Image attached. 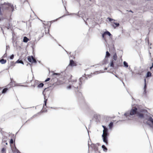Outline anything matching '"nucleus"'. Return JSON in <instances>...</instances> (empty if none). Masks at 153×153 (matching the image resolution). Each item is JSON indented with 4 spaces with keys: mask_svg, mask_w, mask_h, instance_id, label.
<instances>
[{
    "mask_svg": "<svg viewBox=\"0 0 153 153\" xmlns=\"http://www.w3.org/2000/svg\"><path fill=\"white\" fill-rule=\"evenodd\" d=\"M3 19L2 18H0V21H1V20H3Z\"/></svg>",
    "mask_w": 153,
    "mask_h": 153,
    "instance_id": "36",
    "label": "nucleus"
},
{
    "mask_svg": "<svg viewBox=\"0 0 153 153\" xmlns=\"http://www.w3.org/2000/svg\"><path fill=\"white\" fill-rule=\"evenodd\" d=\"M83 77L84 78H85V79H87V77Z\"/></svg>",
    "mask_w": 153,
    "mask_h": 153,
    "instance_id": "38",
    "label": "nucleus"
},
{
    "mask_svg": "<svg viewBox=\"0 0 153 153\" xmlns=\"http://www.w3.org/2000/svg\"><path fill=\"white\" fill-rule=\"evenodd\" d=\"M14 10L13 5L9 3H4L0 4V16H2L3 13L12 12Z\"/></svg>",
    "mask_w": 153,
    "mask_h": 153,
    "instance_id": "2",
    "label": "nucleus"
},
{
    "mask_svg": "<svg viewBox=\"0 0 153 153\" xmlns=\"http://www.w3.org/2000/svg\"><path fill=\"white\" fill-rule=\"evenodd\" d=\"M152 76V74L149 71L147 73L146 76Z\"/></svg>",
    "mask_w": 153,
    "mask_h": 153,
    "instance_id": "20",
    "label": "nucleus"
},
{
    "mask_svg": "<svg viewBox=\"0 0 153 153\" xmlns=\"http://www.w3.org/2000/svg\"><path fill=\"white\" fill-rule=\"evenodd\" d=\"M29 40V39L26 37H24L23 41L25 42H27Z\"/></svg>",
    "mask_w": 153,
    "mask_h": 153,
    "instance_id": "15",
    "label": "nucleus"
},
{
    "mask_svg": "<svg viewBox=\"0 0 153 153\" xmlns=\"http://www.w3.org/2000/svg\"><path fill=\"white\" fill-rule=\"evenodd\" d=\"M50 79V78H48L46 79L45 81V82H47L49 81Z\"/></svg>",
    "mask_w": 153,
    "mask_h": 153,
    "instance_id": "29",
    "label": "nucleus"
},
{
    "mask_svg": "<svg viewBox=\"0 0 153 153\" xmlns=\"http://www.w3.org/2000/svg\"><path fill=\"white\" fill-rule=\"evenodd\" d=\"M123 64L124 66L126 68H127L128 67V63L126 61L124 62Z\"/></svg>",
    "mask_w": 153,
    "mask_h": 153,
    "instance_id": "21",
    "label": "nucleus"
},
{
    "mask_svg": "<svg viewBox=\"0 0 153 153\" xmlns=\"http://www.w3.org/2000/svg\"><path fill=\"white\" fill-rule=\"evenodd\" d=\"M122 82H123V84H124V82H123V81H122Z\"/></svg>",
    "mask_w": 153,
    "mask_h": 153,
    "instance_id": "42",
    "label": "nucleus"
},
{
    "mask_svg": "<svg viewBox=\"0 0 153 153\" xmlns=\"http://www.w3.org/2000/svg\"><path fill=\"white\" fill-rule=\"evenodd\" d=\"M83 77H80V78L79 79V83L78 85V84H77L76 85H75V82H76V79H72L71 82H73L74 83H72V84H74V85H73V86L75 88H78V85H80L82 83V80L83 79Z\"/></svg>",
    "mask_w": 153,
    "mask_h": 153,
    "instance_id": "6",
    "label": "nucleus"
},
{
    "mask_svg": "<svg viewBox=\"0 0 153 153\" xmlns=\"http://www.w3.org/2000/svg\"><path fill=\"white\" fill-rule=\"evenodd\" d=\"M44 85V84L42 83H41L39 84L38 85L37 87L38 88H42L43 86Z\"/></svg>",
    "mask_w": 153,
    "mask_h": 153,
    "instance_id": "18",
    "label": "nucleus"
},
{
    "mask_svg": "<svg viewBox=\"0 0 153 153\" xmlns=\"http://www.w3.org/2000/svg\"><path fill=\"white\" fill-rule=\"evenodd\" d=\"M108 36L110 38L112 36V35L108 31L105 32L102 35V36L103 39L106 42L107 41V36Z\"/></svg>",
    "mask_w": 153,
    "mask_h": 153,
    "instance_id": "5",
    "label": "nucleus"
},
{
    "mask_svg": "<svg viewBox=\"0 0 153 153\" xmlns=\"http://www.w3.org/2000/svg\"><path fill=\"white\" fill-rule=\"evenodd\" d=\"M117 56L116 53H115L113 56V59L114 60H116L117 59Z\"/></svg>",
    "mask_w": 153,
    "mask_h": 153,
    "instance_id": "16",
    "label": "nucleus"
},
{
    "mask_svg": "<svg viewBox=\"0 0 153 153\" xmlns=\"http://www.w3.org/2000/svg\"><path fill=\"white\" fill-rule=\"evenodd\" d=\"M147 112V111L146 110L138 108L135 107L132 108L130 111L129 113L128 112H126L124 114V115L129 120L130 115L132 116L135 114L138 118L147 120L150 122L153 125V119L151 117L149 118L147 117V115L145 114Z\"/></svg>",
    "mask_w": 153,
    "mask_h": 153,
    "instance_id": "1",
    "label": "nucleus"
},
{
    "mask_svg": "<svg viewBox=\"0 0 153 153\" xmlns=\"http://www.w3.org/2000/svg\"><path fill=\"white\" fill-rule=\"evenodd\" d=\"M102 148L103 149L104 151L105 152H106L108 150V149L104 145H102Z\"/></svg>",
    "mask_w": 153,
    "mask_h": 153,
    "instance_id": "12",
    "label": "nucleus"
},
{
    "mask_svg": "<svg viewBox=\"0 0 153 153\" xmlns=\"http://www.w3.org/2000/svg\"><path fill=\"white\" fill-rule=\"evenodd\" d=\"M5 149L4 148H3L1 149V152L2 153H4Z\"/></svg>",
    "mask_w": 153,
    "mask_h": 153,
    "instance_id": "28",
    "label": "nucleus"
},
{
    "mask_svg": "<svg viewBox=\"0 0 153 153\" xmlns=\"http://www.w3.org/2000/svg\"><path fill=\"white\" fill-rule=\"evenodd\" d=\"M130 12H131L132 13H133V12L131 10L130 11Z\"/></svg>",
    "mask_w": 153,
    "mask_h": 153,
    "instance_id": "40",
    "label": "nucleus"
},
{
    "mask_svg": "<svg viewBox=\"0 0 153 153\" xmlns=\"http://www.w3.org/2000/svg\"><path fill=\"white\" fill-rule=\"evenodd\" d=\"M27 59L28 61L31 64L33 63L36 64L37 62L35 59L32 56H28Z\"/></svg>",
    "mask_w": 153,
    "mask_h": 153,
    "instance_id": "7",
    "label": "nucleus"
},
{
    "mask_svg": "<svg viewBox=\"0 0 153 153\" xmlns=\"http://www.w3.org/2000/svg\"><path fill=\"white\" fill-rule=\"evenodd\" d=\"M71 78L69 79V82H70V81H71Z\"/></svg>",
    "mask_w": 153,
    "mask_h": 153,
    "instance_id": "39",
    "label": "nucleus"
},
{
    "mask_svg": "<svg viewBox=\"0 0 153 153\" xmlns=\"http://www.w3.org/2000/svg\"><path fill=\"white\" fill-rule=\"evenodd\" d=\"M6 60L4 59H2L0 60V62L2 64H5L6 63Z\"/></svg>",
    "mask_w": 153,
    "mask_h": 153,
    "instance_id": "14",
    "label": "nucleus"
},
{
    "mask_svg": "<svg viewBox=\"0 0 153 153\" xmlns=\"http://www.w3.org/2000/svg\"><path fill=\"white\" fill-rule=\"evenodd\" d=\"M10 80H11V81L12 82V79H11V78H10Z\"/></svg>",
    "mask_w": 153,
    "mask_h": 153,
    "instance_id": "41",
    "label": "nucleus"
},
{
    "mask_svg": "<svg viewBox=\"0 0 153 153\" xmlns=\"http://www.w3.org/2000/svg\"><path fill=\"white\" fill-rule=\"evenodd\" d=\"M71 85H69L68 86L66 87V88L67 89L69 90L71 89Z\"/></svg>",
    "mask_w": 153,
    "mask_h": 153,
    "instance_id": "26",
    "label": "nucleus"
},
{
    "mask_svg": "<svg viewBox=\"0 0 153 153\" xmlns=\"http://www.w3.org/2000/svg\"><path fill=\"white\" fill-rule=\"evenodd\" d=\"M113 126V123L112 122H111L108 125V127L109 128H111Z\"/></svg>",
    "mask_w": 153,
    "mask_h": 153,
    "instance_id": "17",
    "label": "nucleus"
},
{
    "mask_svg": "<svg viewBox=\"0 0 153 153\" xmlns=\"http://www.w3.org/2000/svg\"><path fill=\"white\" fill-rule=\"evenodd\" d=\"M16 63H21L22 64H24V62H23L21 60H18L16 62Z\"/></svg>",
    "mask_w": 153,
    "mask_h": 153,
    "instance_id": "19",
    "label": "nucleus"
},
{
    "mask_svg": "<svg viewBox=\"0 0 153 153\" xmlns=\"http://www.w3.org/2000/svg\"><path fill=\"white\" fill-rule=\"evenodd\" d=\"M16 62H10V65L11 66H14L15 65V64L16 63Z\"/></svg>",
    "mask_w": 153,
    "mask_h": 153,
    "instance_id": "23",
    "label": "nucleus"
},
{
    "mask_svg": "<svg viewBox=\"0 0 153 153\" xmlns=\"http://www.w3.org/2000/svg\"><path fill=\"white\" fill-rule=\"evenodd\" d=\"M33 77H32V79H33Z\"/></svg>",
    "mask_w": 153,
    "mask_h": 153,
    "instance_id": "47",
    "label": "nucleus"
},
{
    "mask_svg": "<svg viewBox=\"0 0 153 153\" xmlns=\"http://www.w3.org/2000/svg\"><path fill=\"white\" fill-rule=\"evenodd\" d=\"M110 66L112 67H114V62H113V61H112L110 63Z\"/></svg>",
    "mask_w": 153,
    "mask_h": 153,
    "instance_id": "27",
    "label": "nucleus"
},
{
    "mask_svg": "<svg viewBox=\"0 0 153 153\" xmlns=\"http://www.w3.org/2000/svg\"><path fill=\"white\" fill-rule=\"evenodd\" d=\"M6 145H7V143H6Z\"/></svg>",
    "mask_w": 153,
    "mask_h": 153,
    "instance_id": "48",
    "label": "nucleus"
},
{
    "mask_svg": "<svg viewBox=\"0 0 153 153\" xmlns=\"http://www.w3.org/2000/svg\"><path fill=\"white\" fill-rule=\"evenodd\" d=\"M110 56V53L108 52V51H107L106 52V57H108Z\"/></svg>",
    "mask_w": 153,
    "mask_h": 153,
    "instance_id": "22",
    "label": "nucleus"
},
{
    "mask_svg": "<svg viewBox=\"0 0 153 153\" xmlns=\"http://www.w3.org/2000/svg\"><path fill=\"white\" fill-rule=\"evenodd\" d=\"M31 81H32V80H30V82H31Z\"/></svg>",
    "mask_w": 153,
    "mask_h": 153,
    "instance_id": "43",
    "label": "nucleus"
},
{
    "mask_svg": "<svg viewBox=\"0 0 153 153\" xmlns=\"http://www.w3.org/2000/svg\"><path fill=\"white\" fill-rule=\"evenodd\" d=\"M36 115H37L36 114L34 115L31 118V119H32L33 118L35 117L36 116Z\"/></svg>",
    "mask_w": 153,
    "mask_h": 153,
    "instance_id": "33",
    "label": "nucleus"
},
{
    "mask_svg": "<svg viewBox=\"0 0 153 153\" xmlns=\"http://www.w3.org/2000/svg\"><path fill=\"white\" fill-rule=\"evenodd\" d=\"M144 82H145V85H144V88H143L144 91V92H143V94H144L146 95V87H147L146 83V79H144Z\"/></svg>",
    "mask_w": 153,
    "mask_h": 153,
    "instance_id": "11",
    "label": "nucleus"
},
{
    "mask_svg": "<svg viewBox=\"0 0 153 153\" xmlns=\"http://www.w3.org/2000/svg\"><path fill=\"white\" fill-rule=\"evenodd\" d=\"M102 126L103 127V128H104H104H107L105 126Z\"/></svg>",
    "mask_w": 153,
    "mask_h": 153,
    "instance_id": "35",
    "label": "nucleus"
},
{
    "mask_svg": "<svg viewBox=\"0 0 153 153\" xmlns=\"http://www.w3.org/2000/svg\"><path fill=\"white\" fill-rule=\"evenodd\" d=\"M78 96H79L80 97H81L82 96V94L81 93L79 92H78Z\"/></svg>",
    "mask_w": 153,
    "mask_h": 153,
    "instance_id": "31",
    "label": "nucleus"
},
{
    "mask_svg": "<svg viewBox=\"0 0 153 153\" xmlns=\"http://www.w3.org/2000/svg\"><path fill=\"white\" fill-rule=\"evenodd\" d=\"M152 68H153V63L152 64V66L150 67V70H151Z\"/></svg>",
    "mask_w": 153,
    "mask_h": 153,
    "instance_id": "34",
    "label": "nucleus"
},
{
    "mask_svg": "<svg viewBox=\"0 0 153 153\" xmlns=\"http://www.w3.org/2000/svg\"><path fill=\"white\" fill-rule=\"evenodd\" d=\"M121 81V79L119 77H117Z\"/></svg>",
    "mask_w": 153,
    "mask_h": 153,
    "instance_id": "37",
    "label": "nucleus"
},
{
    "mask_svg": "<svg viewBox=\"0 0 153 153\" xmlns=\"http://www.w3.org/2000/svg\"><path fill=\"white\" fill-rule=\"evenodd\" d=\"M146 78H149V77H146Z\"/></svg>",
    "mask_w": 153,
    "mask_h": 153,
    "instance_id": "46",
    "label": "nucleus"
},
{
    "mask_svg": "<svg viewBox=\"0 0 153 153\" xmlns=\"http://www.w3.org/2000/svg\"><path fill=\"white\" fill-rule=\"evenodd\" d=\"M50 74L53 76H59L60 75V73H56L54 71H51L49 72Z\"/></svg>",
    "mask_w": 153,
    "mask_h": 153,
    "instance_id": "10",
    "label": "nucleus"
},
{
    "mask_svg": "<svg viewBox=\"0 0 153 153\" xmlns=\"http://www.w3.org/2000/svg\"><path fill=\"white\" fill-rule=\"evenodd\" d=\"M42 93L43 94L44 96V99H45V100L44 101V105H43V107H44L45 106H46L47 102V99H45V95L44 94L43 92Z\"/></svg>",
    "mask_w": 153,
    "mask_h": 153,
    "instance_id": "13",
    "label": "nucleus"
},
{
    "mask_svg": "<svg viewBox=\"0 0 153 153\" xmlns=\"http://www.w3.org/2000/svg\"><path fill=\"white\" fill-rule=\"evenodd\" d=\"M76 63L73 60H70V63L68 65L69 66L73 67L75 66H76Z\"/></svg>",
    "mask_w": 153,
    "mask_h": 153,
    "instance_id": "8",
    "label": "nucleus"
},
{
    "mask_svg": "<svg viewBox=\"0 0 153 153\" xmlns=\"http://www.w3.org/2000/svg\"><path fill=\"white\" fill-rule=\"evenodd\" d=\"M46 28L47 29V30L45 31V33L46 34L49 33V28L48 27L47 28Z\"/></svg>",
    "mask_w": 153,
    "mask_h": 153,
    "instance_id": "25",
    "label": "nucleus"
},
{
    "mask_svg": "<svg viewBox=\"0 0 153 153\" xmlns=\"http://www.w3.org/2000/svg\"><path fill=\"white\" fill-rule=\"evenodd\" d=\"M14 55L13 54H12V55H11L10 57V58L11 59H13V58H14Z\"/></svg>",
    "mask_w": 153,
    "mask_h": 153,
    "instance_id": "30",
    "label": "nucleus"
},
{
    "mask_svg": "<svg viewBox=\"0 0 153 153\" xmlns=\"http://www.w3.org/2000/svg\"><path fill=\"white\" fill-rule=\"evenodd\" d=\"M11 83H10V84L9 85H8L7 86V88H4L2 91V94H4L8 90V88H10V87L11 86Z\"/></svg>",
    "mask_w": 153,
    "mask_h": 153,
    "instance_id": "9",
    "label": "nucleus"
},
{
    "mask_svg": "<svg viewBox=\"0 0 153 153\" xmlns=\"http://www.w3.org/2000/svg\"><path fill=\"white\" fill-rule=\"evenodd\" d=\"M109 134L108 133V129L107 128H104L103 131V134L102 135L103 141L105 143L106 145L108 143V136Z\"/></svg>",
    "mask_w": 153,
    "mask_h": 153,
    "instance_id": "3",
    "label": "nucleus"
},
{
    "mask_svg": "<svg viewBox=\"0 0 153 153\" xmlns=\"http://www.w3.org/2000/svg\"><path fill=\"white\" fill-rule=\"evenodd\" d=\"M107 19L110 22H111V25L114 28H116V27L119 26L120 24L119 23L116 22H115L116 21L115 20L112 19L109 17Z\"/></svg>",
    "mask_w": 153,
    "mask_h": 153,
    "instance_id": "4",
    "label": "nucleus"
},
{
    "mask_svg": "<svg viewBox=\"0 0 153 153\" xmlns=\"http://www.w3.org/2000/svg\"><path fill=\"white\" fill-rule=\"evenodd\" d=\"M10 143L11 144H13V141L12 139H11L10 140Z\"/></svg>",
    "mask_w": 153,
    "mask_h": 153,
    "instance_id": "32",
    "label": "nucleus"
},
{
    "mask_svg": "<svg viewBox=\"0 0 153 153\" xmlns=\"http://www.w3.org/2000/svg\"><path fill=\"white\" fill-rule=\"evenodd\" d=\"M143 123H145L146 124L149 125V126H150L151 125V124H150L149 123V122H148L147 121H146V122H145V120H143Z\"/></svg>",
    "mask_w": 153,
    "mask_h": 153,
    "instance_id": "24",
    "label": "nucleus"
},
{
    "mask_svg": "<svg viewBox=\"0 0 153 153\" xmlns=\"http://www.w3.org/2000/svg\"><path fill=\"white\" fill-rule=\"evenodd\" d=\"M1 89V88H0V90Z\"/></svg>",
    "mask_w": 153,
    "mask_h": 153,
    "instance_id": "45",
    "label": "nucleus"
},
{
    "mask_svg": "<svg viewBox=\"0 0 153 153\" xmlns=\"http://www.w3.org/2000/svg\"><path fill=\"white\" fill-rule=\"evenodd\" d=\"M127 92L129 94V92H128V90H127Z\"/></svg>",
    "mask_w": 153,
    "mask_h": 153,
    "instance_id": "44",
    "label": "nucleus"
}]
</instances>
